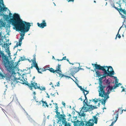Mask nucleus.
Returning a JSON list of instances; mask_svg holds the SVG:
<instances>
[{"label":"nucleus","mask_w":126,"mask_h":126,"mask_svg":"<svg viewBox=\"0 0 126 126\" xmlns=\"http://www.w3.org/2000/svg\"><path fill=\"white\" fill-rule=\"evenodd\" d=\"M21 77L22 79H23L24 81L25 80V79L24 78V75H21Z\"/></svg>","instance_id":"64"},{"label":"nucleus","mask_w":126,"mask_h":126,"mask_svg":"<svg viewBox=\"0 0 126 126\" xmlns=\"http://www.w3.org/2000/svg\"><path fill=\"white\" fill-rule=\"evenodd\" d=\"M16 69L18 71H19V70H20V69H19V68L18 67V66H16Z\"/></svg>","instance_id":"62"},{"label":"nucleus","mask_w":126,"mask_h":126,"mask_svg":"<svg viewBox=\"0 0 126 126\" xmlns=\"http://www.w3.org/2000/svg\"><path fill=\"white\" fill-rule=\"evenodd\" d=\"M116 4L118 5V6H117V7L115 6L114 4H113L112 5L113 7L115 8L119 12L120 14L121 15L122 17L124 19L126 18V7L124 9H123L121 7L119 9L118 8V7H121V5L119 3L117 2L116 3Z\"/></svg>","instance_id":"4"},{"label":"nucleus","mask_w":126,"mask_h":126,"mask_svg":"<svg viewBox=\"0 0 126 126\" xmlns=\"http://www.w3.org/2000/svg\"><path fill=\"white\" fill-rule=\"evenodd\" d=\"M99 116L98 115L96 114L95 115L93 116V118L94 119V123L95 124H97V121L98 117H97V116Z\"/></svg>","instance_id":"23"},{"label":"nucleus","mask_w":126,"mask_h":126,"mask_svg":"<svg viewBox=\"0 0 126 126\" xmlns=\"http://www.w3.org/2000/svg\"><path fill=\"white\" fill-rule=\"evenodd\" d=\"M44 118L43 121V123H42V125H44V126L45 125V123H46V117L45 116V114H44Z\"/></svg>","instance_id":"31"},{"label":"nucleus","mask_w":126,"mask_h":126,"mask_svg":"<svg viewBox=\"0 0 126 126\" xmlns=\"http://www.w3.org/2000/svg\"><path fill=\"white\" fill-rule=\"evenodd\" d=\"M121 27L119 29V30H118V33H117V34L116 35V37H115V39H117V36H118V34H119V31H120V29H121Z\"/></svg>","instance_id":"48"},{"label":"nucleus","mask_w":126,"mask_h":126,"mask_svg":"<svg viewBox=\"0 0 126 126\" xmlns=\"http://www.w3.org/2000/svg\"><path fill=\"white\" fill-rule=\"evenodd\" d=\"M10 13V15H11V17H13V18H12V19L11 20V24H12V20L13 19H14V20H16V19L15 18H14V17H13V15L15 13H15L13 15V14L12 13Z\"/></svg>","instance_id":"37"},{"label":"nucleus","mask_w":126,"mask_h":126,"mask_svg":"<svg viewBox=\"0 0 126 126\" xmlns=\"http://www.w3.org/2000/svg\"><path fill=\"white\" fill-rule=\"evenodd\" d=\"M79 88H80V90L82 91H83L84 90V89L81 86H79Z\"/></svg>","instance_id":"61"},{"label":"nucleus","mask_w":126,"mask_h":126,"mask_svg":"<svg viewBox=\"0 0 126 126\" xmlns=\"http://www.w3.org/2000/svg\"><path fill=\"white\" fill-rule=\"evenodd\" d=\"M30 84L31 86L33 87L35 89H38L39 88V86H37V83L35 82H33V83Z\"/></svg>","instance_id":"20"},{"label":"nucleus","mask_w":126,"mask_h":126,"mask_svg":"<svg viewBox=\"0 0 126 126\" xmlns=\"http://www.w3.org/2000/svg\"><path fill=\"white\" fill-rule=\"evenodd\" d=\"M78 71L80 70H83V69L81 68V67H78Z\"/></svg>","instance_id":"59"},{"label":"nucleus","mask_w":126,"mask_h":126,"mask_svg":"<svg viewBox=\"0 0 126 126\" xmlns=\"http://www.w3.org/2000/svg\"><path fill=\"white\" fill-rule=\"evenodd\" d=\"M71 74L73 76L76 73L78 72V68L77 67H74L71 68L70 70Z\"/></svg>","instance_id":"16"},{"label":"nucleus","mask_w":126,"mask_h":126,"mask_svg":"<svg viewBox=\"0 0 126 126\" xmlns=\"http://www.w3.org/2000/svg\"><path fill=\"white\" fill-rule=\"evenodd\" d=\"M30 88V89L32 90V91H33V89L32 88V87L30 85H29V86H28Z\"/></svg>","instance_id":"54"},{"label":"nucleus","mask_w":126,"mask_h":126,"mask_svg":"<svg viewBox=\"0 0 126 126\" xmlns=\"http://www.w3.org/2000/svg\"><path fill=\"white\" fill-rule=\"evenodd\" d=\"M85 97V99L83 101V102L85 104L83 107L82 108V109L83 111L86 112L87 111H91L94 109L96 108L95 106H94L92 105H90L88 104H90L89 102V103H87V100L86 96V94H84Z\"/></svg>","instance_id":"3"},{"label":"nucleus","mask_w":126,"mask_h":126,"mask_svg":"<svg viewBox=\"0 0 126 126\" xmlns=\"http://www.w3.org/2000/svg\"><path fill=\"white\" fill-rule=\"evenodd\" d=\"M94 125V124H92L89 121L86 122V126H93Z\"/></svg>","instance_id":"26"},{"label":"nucleus","mask_w":126,"mask_h":126,"mask_svg":"<svg viewBox=\"0 0 126 126\" xmlns=\"http://www.w3.org/2000/svg\"><path fill=\"white\" fill-rule=\"evenodd\" d=\"M104 81L105 84V85L104 86H106V87L110 86V82L109 81V79L105 80Z\"/></svg>","instance_id":"21"},{"label":"nucleus","mask_w":126,"mask_h":126,"mask_svg":"<svg viewBox=\"0 0 126 126\" xmlns=\"http://www.w3.org/2000/svg\"><path fill=\"white\" fill-rule=\"evenodd\" d=\"M108 89L107 90V91L106 93L105 96H107V95L109 96V94L110 93V91H112V90L114 89L113 87L112 86H108L107 88V89Z\"/></svg>","instance_id":"18"},{"label":"nucleus","mask_w":126,"mask_h":126,"mask_svg":"<svg viewBox=\"0 0 126 126\" xmlns=\"http://www.w3.org/2000/svg\"><path fill=\"white\" fill-rule=\"evenodd\" d=\"M38 89L42 91H44L46 90V88L45 87H41V88H40V86H38Z\"/></svg>","instance_id":"32"},{"label":"nucleus","mask_w":126,"mask_h":126,"mask_svg":"<svg viewBox=\"0 0 126 126\" xmlns=\"http://www.w3.org/2000/svg\"><path fill=\"white\" fill-rule=\"evenodd\" d=\"M18 64H19L17 63H16V62L15 63V65L16 66H18L19 65Z\"/></svg>","instance_id":"56"},{"label":"nucleus","mask_w":126,"mask_h":126,"mask_svg":"<svg viewBox=\"0 0 126 126\" xmlns=\"http://www.w3.org/2000/svg\"><path fill=\"white\" fill-rule=\"evenodd\" d=\"M116 113H117L116 115V116H115L116 119L114 121V122H113L112 123L111 125L109 126H113V125L114 124V123L116 122V121L117 120L118 118V111H117Z\"/></svg>","instance_id":"24"},{"label":"nucleus","mask_w":126,"mask_h":126,"mask_svg":"<svg viewBox=\"0 0 126 126\" xmlns=\"http://www.w3.org/2000/svg\"><path fill=\"white\" fill-rule=\"evenodd\" d=\"M61 65H59L58 64V66L57 67L56 69V72L58 74L59 76L61 78L63 77H65L66 78H70L74 81L73 79L70 77L65 75H63L62 74V72L61 69Z\"/></svg>","instance_id":"7"},{"label":"nucleus","mask_w":126,"mask_h":126,"mask_svg":"<svg viewBox=\"0 0 126 126\" xmlns=\"http://www.w3.org/2000/svg\"><path fill=\"white\" fill-rule=\"evenodd\" d=\"M6 27H7L8 28H9L10 29L11 27L10 24L8 22V23Z\"/></svg>","instance_id":"45"},{"label":"nucleus","mask_w":126,"mask_h":126,"mask_svg":"<svg viewBox=\"0 0 126 126\" xmlns=\"http://www.w3.org/2000/svg\"><path fill=\"white\" fill-rule=\"evenodd\" d=\"M79 124H80V126H81L84 125V124L82 121H79Z\"/></svg>","instance_id":"44"},{"label":"nucleus","mask_w":126,"mask_h":126,"mask_svg":"<svg viewBox=\"0 0 126 126\" xmlns=\"http://www.w3.org/2000/svg\"><path fill=\"white\" fill-rule=\"evenodd\" d=\"M23 57H24L23 58L22 57H20V58L18 60H19L20 62L24 61V57H25L24 55Z\"/></svg>","instance_id":"36"},{"label":"nucleus","mask_w":126,"mask_h":126,"mask_svg":"<svg viewBox=\"0 0 126 126\" xmlns=\"http://www.w3.org/2000/svg\"><path fill=\"white\" fill-rule=\"evenodd\" d=\"M37 25L38 27L42 29L44 28L47 26V23L45 20H43L42 22L40 23L39 22L37 23Z\"/></svg>","instance_id":"13"},{"label":"nucleus","mask_w":126,"mask_h":126,"mask_svg":"<svg viewBox=\"0 0 126 126\" xmlns=\"http://www.w3.org/2000/svg\"><path fill=\"white\" fill-rule=\"evenodd\" d=\"M2 32L1 31V32H0V37L2 38L3 37V36L2 35Z\"/></svg>","instance_id":"57"},{"label":"nucleus","mask_w":126,"mask_h":126,"mask_svg":"<svg viewBox=\"0 0 126 126\" xmlns=\"http://www.w3.org/2000/svg\"><path fill=\"white\" fill-rule=\"evenodd\" d=\"M119 86V84H118V83H115V85L113 87L115 89L117 87H118Z\"/></svg>","instance_id":"42"},{"label":"nucleus","mask_w":126,"mask_h":126,"mask_svg":"<svg viewBox=\"0 0 126 126\" xmlns=\"http://www.w3.org/2000/svg\"><path fill=\"white\" fill-rule=\"evenodd\" d=\"M56 116L58 118V123L59 121H62L63 119H65V118L63 116V111H62V113H61L59 111H58L57 110L56 111Z\"/></svg>","instance_id":"12"},{"label":"nucleus","mask_w":126,"mask_h":126,"mask_svg":"<svg viewBox=\"0 0 126 126\" xmlns=\"http://www.w3.org/2000/svg\"><path fill=\"white\" fill-rule=\"evenodd\" d=\"M14 77V79L12 80L13 81H17V78H16V77Z\"/></svg>","instance_id":"60"},{"label":"nucleus","mask_w":126,"mask_h":126,"mask_svg":"<svg viewBox=\"0 0 126 126\" xmlns=\"http://www.w3.org/2000/svg\"><path fill=\"white\" fill-rule=\"evenodd\" d=\"M7 25L6 23V22H4L3 23L2 26L3 27H4L5 28H6V26Z\"/></svg>","instance_id":"39"},{"label":"nucleus","mask_w":126,"mask_h":126,"mask_svg":"<svg viewBox=\"0 0 126 126\" xmlns=\"http://www.w3.org/2000/svg\"><path fill=\"white\" fill-rule=\"evenodd\" d=\"M5 70L8 72V73H9V77L10 79L11 80H12V79H11L12 77H15L16 76H14L16 74V73L15 72V70L16 69L14 68L13 69H10L8 67L6 66L5 67Z\"/></svg>","instance_id":"6"},{"label":"nucleus","mask_w":126,"mask_h":126,"mask_svg":"<svg viewBox=\"0 0 126 126\" xmlns=\"http://www.w3.org/2000/svg\"><path fill=\"white\" fill-rule=\"evenodd\" d=\"M5 43L3 45H2L1 46L2 47H3L2 49H3V47H4L5 49V52L7 53V54L9 56V57L10 58V59L11 60H12V58L11 57V53L10 51L9 50V45L7 44V43L5 44V42H4Z\"/></svg>","instance_id":"9"},{"label":"nucleus","mask_w":126,"mask_h":126,"mask_svg":"<svg viewBox=\"0 0 126 126\" xmlns=\"http://www.w3.org/2000/svg\"><path fill=\"white\" fill-rule=\"evenodd\" d=\"M31 61L32 62V63H34V62H36V59L35 57H33V59H32L31 60Z\"/></svg>","instance_id":"41"},{"label":"nucleus","mask_w":126,"mask_h":126,"mask_svg":"<svg viewBox=\"0 0 126 126\" xmlns=\"http://www.w3.org/2000/svg\"><path fill=\"white\" fill-rule=\"evenodd\" d=\"M28 119L29 120V121L31 123H32L33 124L34 126H35V125H34V124L35 123H36V122H35L34 121L31 117L30 116H29V117H28Z\"/></svg>","instance_id":"25"},{"label":"nucleus","mask_w":126,"mask_h":126,"mask_svg":"<svg viewBox=\"0 0 126 126\" xmlns=\"http://www.w3.org/2000/svg\"><path fill=\"white\" fill-rule=\"evenodd\" d=\"M54 123H55L54 122L53 123V126H54ZM34 125H35V126H40V125H39V124H37V123H35L34 124ZM45 126V125L44 126V125H42L41 126ZM48 126H52L51 125H50Z\"/></svg>","instance_id":"34"},{"label":"nucleus","mask_w":126,"mask_h":126,"mask_svg":"<svg viewBox=\"0 0 126 126\" xmlns=\"http://www.w3.org/2000/svg\"><path fill=\"white\" fill-rule=\"evenodd\" d=\"M23 109L24 110V111H25V112L26 113V114L27 116V118L29 117V116H30V115H29L27 113L26 111L25 110H24V108H23Z\"/></svg>","instance_id":"53"},{"label":"nucleus","mask_w":126,"mask_h":126,"mask_svg":"<svg viewBox=\"0 0 126 126\" xmlns=\"http://www.w3.org/2000/svg\"><path fill=\"white\" fill-rule=\"evenodd\" d=\"M96 69H95V68L94 69V70L95 72V74L97 77H101L102 76H103L102 77L100 78L99 79V80L100 81L99 83H101L102 84V80L103 79V78L104 77L106 78L107 76L105 75H104V74L103 75H102L101 74V72L97 70H96Z\"/></svg>","instance_id":"11"},{"label":"nucleus","mask_w":126,"mask_h":126,"mask_svg":"<svg viewBox=\"0 0 126 126\" xmlns=\"http://www.w3.org/2000/svg\"><path fill=\"white\" fill-rule=\"evenodd\" d=\"M2 5L3 6H4L3 4L0 2V10L2 8V7L1 6Z\"/></svg>","instance_id":"51"},{"label":"nucleus","mask_w":126,"mask_h":126,"mask_svg":"<svg viewBox=\"0 0 126 126\" xmlns=\"http://www.w3.org/2000/svg\"><path fill=\"white\" fill-rule=\"evenodd\" d=\"M43 100V98L42 99V100H41V101H40L43 104L42 105V106H44L45 107H45V105H44V103H45V101H44Z\"/></svg>","instance_id":"43"},{"label":"nucleus","mask_w":126,"mask_h":126,"mask_svg":"<svg viewBox=\"0 0 126 126\" xmlns=\"http://www.w3.org/2000/svg\"><path fill=\"white\" fill-rule=\"evenodd\" d=\"M24 37H20V39H19V40H23L24 39Z\"/></svg>","instance_id":"58"},{"label":"nucleus","mask_w":126,"mask_h":126,"mask_svg":"<svg viewBox=\"0 0 126 126\" xmlns=\"http://www.w3.org/2000/svg\"><path fill=\"white\" fill-rule=\"evenodd\" d=\"M66 60V57L65 56L63 57L62 59L59 60L58 59H57V60L58 61H62L63 60Z\"/></svg>","instance_id":"40"},{"label":"nucleus","mask_w":126,"mask_h":126,"mask_svg":"<svg viewBox=\"0 0 126 126\" xmlns=\"http://www.w3.org/2000/svg\"><path fill=\"white\" fill-rule=\"evenodd\" d=\"M0 2L3 4L5 7V5H4V2L3 1V0H0Z\"/></svg>","instance_id":"55"},{"label":"nucleus","mask_w":126,"mask_h":126,"mask_svg":"<svg viewBox=\"0 0 126 126\" xmlns=\"http://www.w3.org/2000/svg\"><path fill=\"white\" fill-rule=\"evenodd\" d=\"M26 60H28L30 63H31L32 62L31 60L28 59H26L25 57H24V61Z\"/></svg>","instance_id":"50"},{"label":"nucleus","mask_w":126,"mask_h":126,"mask_svg":"<svg viewBox=\"0 0 126 126\" xmlns=\"http://www.w3.org/2000/svg\"><path fill=\"white\" fill-rule=\"evenodd\" d=\"M1 16H3V18L5 20H6V21L8 20L9 19V16L8 15L4 14V15Z\"/></svg>","instance_id":"22"},{"label":"nucleus","mask_w":126,"mask_h":126,"mask_svg":"<svg viewBox=\"0 0 126 126\" xmlns=\"http://www.w3.org/2000/svg\"><path fill=\"white\" fill-rule=\"evenodd\" d=\"M13 17L16 20L13 19L12 20V25L14 27L13 29L19 32L20 37H24L25 33L29 31L30 27L33 26V23L23 20L18 13H15Z\"/></svg>","instance_id":"1"},{"label":"nucleus","mask_w":126,"mask_h":126,"mask_svg":"<svg viewBox=\"0 0 126 126\" xmlns=\"http://www.w3.org/2000/svg\"><path fill=\"white\" fill-rule=\"evenodd\" d=\"M4 52V51H2V52H1L0 53V55L2 59V62H3L5 60H6L5 61L9 63H11L12 62H13V63H14V62L15 60V59L16 58V56H15L13 60H11V61H9L8 57L7 55L4 54L3 53Z\"/></svg>","instance_id":"5"},{"label":"nucleus","mask_w":126,"mask_h":126,"mask_svg":"<svg viewBox=\"0 0 126 126\" xmlns=\"http://www.w3.org/2000/svg\"><path fill=\"white\" fill-rule=\"evenodd\" d=\"M99 89L98 91L99 96L103 97L105 95L106 93L104 89L106 87V86H103L101 83H99Z\"/></svg>","instance_id":"8"},{"label":"nucleus","mask_w":126,"mask_h":126,"mask_svg":"<svg viewBox=\"0 0 126 126\" xmlns=\"http://www.w3.org/2000/svg\"><path fill=\"white\" fill-rule=\"evenodd\" d=\"M4 61L3 62H2V63L5 67V68L6 66L8 67L10 69H13L14 68L16 69V66L15 65H14V63H13V62H12L11 63H9L5 61Z\"/></svg>","instance_id":"10"},{"label":"nucleus","mask_w":126,"mask_h":126,"mask_svg":"<svg viewBox=\"0 0 126 126\" xmlns=\"http://www.w3.org/2000/svg\"><path fill=\"white\" fill-rule=\"evenodd\" d=\"M41 70H42V72H44V71H46L47 70H48V69H44V68H41Z\"/></svg>","instance_id":"47"},{"label":"nucleus","mask_w":126,"mask_h":126,"mask_svg":"<svg viewBox=\"0 0 126 126\" xmlns=\"http://www.w3.org/2000/svg\"><path fill=\"white\" fill-rule=\"evenodd\" d=\"M79 121L77 120V121H75L74 123V126H80Z\"/></svg>","instance_id":"28"},{"label":"nucleus","mask_w":126,"mask_h":126,"mask_svg":"<svg viewBox=\"0 0 126 126\" xmlns=\"http://www.w3.org/2000/svg\"><path fill=\"white\" fill-rule=\"evenodd\" d=\"M104 99H102L101 100H102V101H101V103L103 105L105 106V104L106 102V100L108 98H109V96H108V95H107V96H104Z\"/></svg>","instance_id":"19"},{"label":"nucleus","mask_w":126,"mask_h":126,"mask_svg":"<svg viewBox=\"0 0 126 126\" xmlns=\"http://www.w3.org/2000/svg\"><path fill=\"white\" fill-rule=\"evenodd\" d=\"M47 68H49V69H48V70H49L51 72L55 73V70L52 68H50L49 67H48Z\"/></svg>","instance_id":"30"},{"label":"nucleus","mask_w":126,"mask_h":126,"mask_svg":"<svg viewBox=\"0 0 126 126\" xmlns=\"http://www.w3.org/2000/svg\"><path fill=\"white\" fill-rule=\"evenodd\" d=\"M114 77L116 78V79L115 80V83H118V79H117L116 77Z\"/></svg>","instance_id":"46"},{"label":"nucleus","mask_w":126,"mask_h":126,"mask_svg":"<svg viewBox=\"0 0 126 126\" xmlns=\"http://www.w3.org/2000/svg\"><path fill=\"white\" fill-rule=\"evenodd\" d=\"M88 92H89L88 91L84 89L83 91V93L84 94H86V95H87L88 93Z\"/></svg>","instance_id":"38"},{"label":"nucleus","mask_w":126,"mask_h":126,"mask_svg":"<svg viewBox=\"0 0 126 126\" xmlns=\"http://www.w3.org/2000/svg\"><path fill=\"white\" fill-rule=\"evenodd\" d=\"M15 84L13 83V82H12V81L11 82V85L12 88V89H13L14 88V87L15 86Z\"/></svg>","instance_id":"35"},{"label":"nucleus","mask_w":126,"mask_h":126,"mask_svg":"<svg viewBox=\"0 0 126 126\" xmlns=\"http://www.w3.org/2000/svg\"><path fill=\"white\" fill-rule=\"evenodd\" d=\"M33 67L35 68H36V69L37 70L38 72V73L39 74H42V73L41 71H39V70H41V68H39L38 67V64L36 62H34V63H33Z\"/></svg>","instance_id":"17"},{"label":"nucleus","mask_w":126,"mask_h":126,"mask_svg":"<svg viewBox=\"0 0 126 126\" xmlns=\"http://www.w3.org/2000/svg\"><path fill=\"white\" fill-rule=\"evenodd\" d=\"M24 81L25 82H22L21 83L22 84L25 85H27L28 86H29V85H30V84L26 80H24Z\"/></svg>","instance_id":"29"},{"label":"nucleus","mask_w":126,"mask_h":126,"mask_svg":"<svg viewBox=\"0 0 126 126\" xmlns=\"http://www.w3.org/2000/svg\"><path fill=\"white\" fill-rule=\"evenodd\" d=\"M65 119H63L62 120V124L63 125H64V126H68V124L67 122L66 121Z\"/></svg>","instance_id":"27"},{"label":"nucleus","mask_w":126,"mask_h":126,"mask_svg":"<svg viewBox=\"0 0 126 126\" xmlns=\"http://www.w3.org/2000/svg\"><path fill=\"white\" fill-rule=\"evenodd\" d=\"M92 65L95 67V69L102 70L104 72V75L107 76H111L114 74V72L111 66H101L96 64L92 63Z\"/></svg>","instance_id":"2"},{"label":"nucleus","mask_w":126,"mask_h":126,"mask_svg":"<svg viewBox=\"0 0 126 126\" xmlns=\"http://www.w3.org/2000/svg\"><path fill=\"white\" fill-rule=\"evenodd\" d=\"M89 121H90V122H91V123H92V124H94V123H93L94 120L93 119H90Z\"/></svg>","instance_id":"49"},{"label":"nucleus","mask_w":126,"mask_h":126,"mask_svg":"<svg viewBox=\"0 0 126 126\" xmlns=\"http://www.w3.org/2000/svg\"><path fill=\"white\" fill-rule=\"evenodd\" d=\"M101 101V100H99L98 99H97L96 98H95L94 99H93V100L92 101H94V102L95 103H97L98 101Z\"/></svg>","instance_id":"33"},{"label":"nucleus","mask_w":126,"mask_h":126,"mask_svg":"<svg viewBox=\"0 0 126 126\" xmlns=\"http://www.w3.org/2000/svg\"><path fill=\"white\" fill-rule=\"evenodd\" d=\"M46 94L47 95V96H46V97H47L48 98H49V97H50L49 95L46 92Z\"/></svg>","instance_id":"63"},{"label":"nucleus","mask_w":126,"mask_h":126,"mask_svg":"<svg viewBox=\"0 0 126 126\" xmlns=\"http://www.w3.org/2000/svg\"><path fill=\"white\" fill-rule=\"evenodd\" d=\"M4 73V75H3L2 73L0 72V77H1L2 79L5 78V79L6 80H9L10 81H11V80L10 79L9 76V73H7L6 74H5Z\"/></svg>","instance_id":"14"},{"label":"nucleus","mask_w":126,"mask_h":126,"mask_svg":"<svg viewBox=\"0 0 126 126\" xmlns=\"http://www.w3.org/2000/svg\"><path fill=\"white\" fill-rule=\"evenodd\" d=\"M7 10L9 11L10 13V11L7 8L5 7L4 8L2 7L0 10V16L4 15V13Z\"/></svg>","instance_id":"15"},{"label":"nucleus","mask_w":126,"mask_h":126,"mask_svg":"<svg viewBox=\"0 0 126 126\" xmlns=\"http://www.w3.org/2000/svg\"><path fill=\"white\" fill-rule=\"evenodd\" d=\"M45 103H44V104H45L46 105V107H48L49 106V105H47V103L46 102V101H45Z\"/></svg>","instance_id":"52"}]
</instances>
